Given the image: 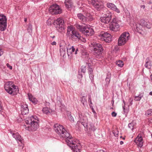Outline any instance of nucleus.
I'll return each mask as SVG.
<instances>
[{
  "instance_id": "nucleus-2",
  "label": "nucleus",
  "mask_w": 152,
  "mask_h": 152,
  "mask_svg": "<svg viewBox=\"0 0 152 152\" xmlns=\"http://www.w3.org/2000/svg\"><path fill=\"white\" fill-rule=\"evenodd\" d=\"M38 118L36 116H31L26 118L25 121L26 124L23 126V128L29 131H35L38 128L39 124L37 121Z\"/></svg>"
},
{
  "instance_id": "nucleus-10",
  "label": "nucleus",
  "mask_w": 152,
  "mask_h": 152,
  "mask_svg": "<svg viewBox=\"0 0 152 152\" xmlns=\"http://www.w3.org/2000/svg\"><path fill=\"white\" fill-rule=\"evenodd\" d=\"M49 11L52 14H57L61 12V10L58 5L53 4L51 5L49 8Z\"/></svg>"
},
{
  "instance_id": "nucleus-28",
  "label": "nucleus",
  "mask_w": 152,
  "mask_h": 152,
  "mask_svg": "<svg viewBox=\"0 0 152 152\" xmlns=\"http://www.w3.org/2000/svg\"><path fill=\"white\" fill-rule=\"evenodd\" d=\"M80 101L83 105L85 106L87 105V102L84 96H83L80 98Z\"/></svg>"
},
{
  "instance_id": "nucleus-14",
  "label": "nucleus",
  "mask_w": 152,
  "mask_h": 152,
  "mask_svg": "<svg viewBox=\"0 0 152 152\" xmlns=\"http://www.w3.org/2000/svg\"><path fill=\"white\" fill-rule=\"evenodd\" d=\"M10 132L12 136L18 142H20L21 143H22V138L18 133H13L11 131H10Z\"/></svg>"
},
{
  "instance_id": "nucleus-50",
  "label": "nucleus",
  "mask_w": 152,
  "mask_h": 152,
  "mask_svg": "<svg viewBox=\"0 0 152 152\" xmlns=\"http://www.w3.org/2000/svg\"><path fill=\"white\" fill-rule=\"evenodd\" d=\"M140 7L141 8H142L143 9H144L145 8V6L144 5H140Z\"/></svg>"
},
{
  "instance_id": "nucleus-45",
  "label": "nucleus",
  "mask_w": 152,
  "mask_h": 152,
  "mask_svg": "<svg viewBox=\"0 0 152 152\" xmlns=\"http://www.w3.org/2000/svg\"><path fill=\"white\" fill-rule=\"evenodd\" d=\"M58 28V29H60V30L61 31L64 30V26L63 25H61L60 26H59Z\"/></svg>"
},
{
  "instance_id": "nucleus-57",
  "label": "nucleus",
  "mask_w": 152,
  "mask_h": 152,
  "mask_svg": "<svg viewBox=\"0 0 152 152\" xmlns=\"http://www.w3.org/2000/svg\"><path fill=\"white\" fill-rule=\"evenodd\" d=\"M124 143V142L123 141H121L120 142V144L121 145H122Z\"/></svg>"
},
{
  "instance_id": "nucleus-43",
  "label": "nucleus",
  "mask_w": 152,
  "mask_h": 152,
  "mask_svg": "<svg viewBox=\"0 0 152 152\" xmlns=\"http://www.w3.org/2000/svg\"><path fill=\"white\" fill-rule=\"evenodd\" d=\"M81 71L83 72V73H85L86 71V67L85 66H81Z\"/></svg>"
},
{
  "instance_id": "nucleus-38",
  "label": "nucleus",
  "mask_w": 152,
  "mask_h": 152,
  "mask_svg": "<svg viewBox=\"0 0 152 152\" xmlns=\"http://www.w3.org/2000/svg\"><path fill=\"white\" fill-rule=\"evenodd\" d=\"M144 27H146L147 28L150 29L151 27V25L150 23L149 22H146V23H145V26H144Z\"/></svg>"
},
{
  "instance_id": "nucleus-8",
  "label": "nucleus",
  "mask_w": 152,
  "mask_h": 152,
  "mask_svg": "<svg viewBox=\"0 0 152 152\" xmlns=\"http://www.w3.org/2000/svg\"><path fill=\"white\" fill-rule=\"evenodd\" d=\"M106 12L104 13V15L100 18V20L102 23L105 24L108 23L111 19V14L105 9Z\"/></svg>"
},
{
  "instance_id": "nucleus-5",
  "label": "nucleus",
  "mask_w": 152,
  "mask_h": 152,
  "mask_svg": "<svg viewBox=\"0 0 152 152\" xmlns=\"http://www.w3.org/2000/svg\"><path fill=\"white\" fill-rule=\"evenodd\" d=\"M4 88L6 91L10 94L15 95L19 92L18 87L15 85L12 82H7L4 85Z\"/></svg>"
},
{
  "instance_id": "nucleus-22",
  "label": "nucleus",
  "mask_w": 152,
  "mask_h": 152,
  "mask_svg": "<svg viewBox=\"0 0 152 152\" xmlns=\"http://www.w3.org/2000/svg\"><path fill=\"white\" fill-rule=\"evenodd\" d=\"M111 77V74L110 72H108L107 74V76L105 79L106 83L105 85L107 86L110 83Z\"/></svg>"
},
{
  "instance_id": "nucleus-35",
  "label": "nucleus",
  "mask_w": 152,
  "mask_h": 152,
  "mask_svg": "<svg viewBox=\"0 0 152 152\" xmlns=\"http://www.w3.org/2000/svg\"><path fill=\"white\" fill-rule=\"evenodd\" d=\"M109 37H108L107 36L104 40V41L106 42L109 43L112 40V37L111 35H110V36H108Z\"/></svg>"
},
{
  "instance_id": "nucleus-44",
  "label": "nucleus",
  "mask_w": 152,
  "mask_h": 152,
  "mask_svg": "<svg viewBox=\"0 0 152 152\" xmlns=\"http://www.w3.org/2000/svg\"><path fill=\"white\" fill-rule=\"evenodd\" d=\"M47 23L48 25H50L51 24V20L50 19H49L47 20Z\"/></svg>"
},
{
  "instance_id": "nucleus-21",
  "label": "nucleus",
  "mask_w": 152,
  "mask_h": 152,
  "mask_svg": "<svg viewBox=\"0 0 152 152\" xmlns=\"http://www.w3.org/2000/svg\"><path fill=\"white\" fill-rule=\"evenodd\" d=\"M28 96L29 100L33 103L35 104H37V99L35 98H34L31 94H28Z\"/></svg>"
},
{
  "instance_id": "nucleus-48",
  "label": "nucleus",
  "mask_w": 152,
  "mask_h": 152,
  "mask_svg": "<svg viewBox=\"0 0 152 152\" xmlns=\"http://www.w3.org/2000/svg\"><path fill=\"white\" fill-rule=\"evenodd\" d=\"M6 65L10 69H12V66H11L8 63H7Z\"/></svg>"
},
{
  "instance_id": "nucleus-19",
  "label": "nucleus",
  "mask_w": 152,
  "mask_h": 152,
  "mask_svg": "<svg viewBox=\"0 0 152 152\" xmlns=\"http://www.w3.org/2000/svg\"><path fill=\"white\" fill-rule=\"evenodd\" d=\"M110 34L107 32H102L100 33L99 35V39H101L102 40H104L108 36H110Z\"/></svg>"
},
{
  "instance_id": "nucleus-52",
  "label": "nucleus",
  "mask_w": 152,
  "mask_h": 152,
  "mask_svg": "<svg viewBox=\"0 0 152 152\" xmlns=\"http://www.w3.org/2000/svg\"><path fill=\"white\" fill-rule=\"evenodd\" d=\"M78 51V48H77L76 49V50L75 51V54H77V51Z\"/></svg>"
},
{
  "instance_id": "nucleus-7",
  "label": "nucleus",
  "mask_w": 152,
  "mask_h": 152,
  "mask_svg": "<svg viewBox=\"0 0 152 152\" xmlns=\"http://www.w3.org/2000/svg\"><path fill=\"white\" fill-rule=\"evenodd\" d=\"M130 35L128 32H124L121 34L118 39V45L121 46L124 45L129 39Z\"/></svg>"
},
{
  "instance_id": "nucleus-62",
  "label": "nucleus",
  "mask_w": 152,
  "mask_h": 152,
  "mask_svg": "<svg viewBox=\"0 0 152 152\" xmlns=\"http://www.w3.org/2000/svg\"><path fill=\"white\" fill-rule=\"evenodd\" d=\"M90 102V105H91V104H92V101L90 102Z\"/></svg>"
},
{
  "instance_id": "nucleus-42",
  "label": "nucleus",
  "mask_w": 152,
  "mask_h": 152,
  "mask_svg": "<svg viewBox=\"0 0 152 152\" xmlns=\"http://www.w3.org/2000/svg\"><path fill=\"white\" fill-rule=\"evenodd\" d=\"M118 133H119L117 129H116L115 130H113V133L114 134V135L115 137L118 136Z\"/></svg>"
},
{
  "instance_id": "nucleus-6",
  "label": "nucleus",
  "mask_w": 152,
  "mask_h": 152,
  "mask_svg": "<svg viewBox=\"0 0 152 152\" xmlns=\"http://www.w3.org/2000/svg\"><path fill=\"white\" fill-rule=\"evenodd\" d=\"M120 23V20L116 18H114L110 24V29L115 31L119 30Z\"/></svg>"
},
{
  "instance_id": "nucleus-59",
  "label": "nucleus",
  "mask_w": 152,
  "mask_h": 152,
  "mask_svg": "<svg viewBox=\"0 0 152 152\" xmlns=\"http://www.w3.org/2000/svg\"><path fill=\"white\" fill-rule=\"evenodd\" d=\"M149 94L151 95H152V91L150 92Z\"/></svg>"
},
{
  "instance_id": "nucleus-27",
  "label": "nucleus",
  "mask_w": 152,
  "mask_h": 152,
  "mask_svg": "<svg viewBox=\"0 0 152 152\" xmlns=\"http://www.w3.org/2000/svg\"><path fill=\"white\" fill-rule=\"evenodd\" d=\"M56 23L59 26L63 25L64 23V21L62 19L58 18L56 20Z\"/></svg>"
},
{
  "instance_id": "nucleus-23",
  "label": "nucleus",
  "mask_w": 152,
  "mask_h": 152,
  "mask_svg": "<svg viewBox=\"0 0 152 152\" xmlns=\"http://www.w3.org/2000/svg\"><path fill=\"white\" fill-rule=\"evenodd\" d=\"M61 48L60 49V55L61 56L62 55L63 57H64L66 54V49L65 46H61Z\"/></svg>"
},
{
  "instance_id": "nucleus-16",
  "label": "nucleus",
  "mask_w": 152,
  "mask_h": 152,
  "mask_svg": "<svg viewBox=\"0 0 152 152\" xmlns=\"http://www.w3.org/2000/svg\"><path fill=\"white\" fill-rule=\"evenodd\" d=\"M142 138L141 136H137L135 139L134 141L138 146L141 147L143 145Z\"/></svg>"
},
{
  "instance_id": "nucleus-9",
  "label": "nucleus",
  "mask_w": 152,
  "mask_h": 152,
  "mask_svg": "<svg viewBox=\"0 0 152 152\" xmlns=\"http://www.w3.org/2000/svg\"><path fill=\"white\" fill-rule=\"evenodd\" d=\"M92 45L93 46L94 54L95 55H99L102 53L103 49L101 44L98 43H93Z\"/></svg>"
},
{
  "instance_id": "nucleus-13",
  "label": "nucleus",
  "mask_w": 152,
  "mask_h": 152,
  "mask_svg": "<svg viewBox=\"0 0 152 152\" xmlns=\"http://www.w3.org/2000/svg\"><path fill=\"white\" fill-rule=\"evenodd\" d=\"M79 121L86 128H87L88 124L87 123V120L86 118L83 115L81 112L79 113Z\"/></svg>"
},
{
  "instance_id": "nucleus-47",
  "label": "nucleus",
  "mask_w": 152,
  "mask_h": 152,
  "mask_svg": "<svg viewBox=\"0 0 152 152\" xmlns=\"http://www.w3.org/2000/svg\"><path fill=\"white\" fill-rule=\"evenodd\" d=\"M112 115L113 117H115L116 116L117 113L114 112H113L112 113Z\"/></svg>"
},
{
  "instance_id": "nucleus-55",
  "label": "nucleus",
  "mask_w": 152,
  "mask_h": 152,
  "mask_svg": "<svg viewBox=\"0 0 152 152\" xmlns=\"http://www.w3.org/2000/svg\"><path fill=\"white\" fill-rule=\"evenodd\" d=\"M89 105L90 106V107H91V108L92 109V110H93V107L92 106H91V105H90V104H89Z\"/></svg>"
},
{
  "instance_id": "nucleus-56",
  "label": "nucleus",
  "mask_w": 152,
  "mask_h": 152,
  "mask_svg": "<svg viewBox=\"0 0 152 152\" xmlns=\"http://www.w3.org/2000/svg\"><path fill=\"white\" fill-rule=\"evenodd\" d=\"M131 101V102H130V104H131V105H132V100H131V99H129V101Z\"/></svg>"
},
{
  "instance_id": "nucleus-3",
  "label": "nucleus",
  "mask_w": 152,
  "mask_h": 152,
  "mask_svg": "<svg viewBox=\"0 0 152 152\" xmlns=\"http://www.w3.org/2000/svg\"><path fill=\"white\" fill-rule=\"evenodd\" d=\"M75 26L79 31L86 36H91L94 34V31L92 26L84 24L80 25L76 24Z\"/></svg>"
},
{
  "instance_id": "nucleus-18",
  "label": "nucleus",
  "mask_w": 152,
  "mask_h": 152,
  "mask_svg": "<svg viewBox=\"0 0 152 152\" xmlns=\"http://www.w3.org/2000/svg\"><path fill=\"white\" fill-rule=\"evenodd\" d=\"M21 114L22 115H25L28 113V109L26 104H24L21 106Z\"/></svg>"
},
{
  "instance_id": "nucleus-58",
  "label": "nucleus",
  "mask_w": 152,
  "mask_h": 152,
  "mask_svg": "<svg viewBox=\"0 0 152 152\" xmlns=\"http://www.w3.org/2000/svg\"><path fill=\"white\" fill-rule=\"evenodd\" d=\"M55 36L54 35L52 37H51L52 39H53L55 37Z\"/></svg>"
},
{
  "instance_id": "nucleus-32",
  "label": "nucleus",
  "mask_w": 152,
  "mask_h": 152,
  "mask_svg": "<svg viewBox=\"0 0 152 152\" xmlns=\"http://www.w3.org/2000/svg\"><path fill=\"white\" fill-rule=\"evenodd\" d=\"M42 111L43 113L47 114L50 113L49 109L48 107L43 108L42 110Z\"/></svg>"
},
{
  "instance_id": "nucleus-60",
  "label": "nucleus",
  "mask_w": 152,
  "mask_h": 152,
  "mask_svg": "<svg viewBox=\"0 0 152 152\" xmlns=\"http://www.w3.org/2000/svg\"><path fill=\"white\" fill-rule=\"evenodd\" d=\"M27 20V19L26 18H24V21L26 22Z\"/></svg>"
},
{
  "instance_id": "nucleus-15",
  "label": "nucleus",
  "mask_w": 152,
  "mask_h": 152,
  "mask_svg": "<svg viewBox=\"0 0 152 152\" xmlns=\"http://www.w3.org/2000/svg\"><path fill=\"white\" fill-rule=\"evenodd\" d=\"M107 7L115 11L117 13H119L120 12L119 9L114 4L112 3H107Z\"/></svg>"
},
{
  "instance_id": "nucleus-4",
  "label": "nucleus",
  "mask_w": 152,
  "mask_h": 152,
  "mask_svg": "<svg viewBox=\"0 0 152 152\" xmlns=\"http://www.w3.org/2000/svg\"><path fill=\"white\" fill-rule=\"evenodd\" d=\"M66 34L73 40H82V38H83L80 34L72 26H69L67 27Z\"/></svg>"
},
{
  "instance_id": "nucleus-61",
  "label": "nucleus",
  "mask_w": 152,
  "mask_h": 152,
  "mask_svg": "<svg viewBox=\"0 0 152 152\" xmlns=\"http://www.w3.org/2000/svg\"><path fill=\"white\" fill-rule=\"evenodd\" d=\"M151 81H152V75H151Z\"/></svg>"
},
{
  "instance_id": "nucleus-40",
  "label": "nucleus",
  "mask_w": 152,
  "mask_h": 152,
  "mask_svg": "<svg viewBox=\"0 0 152 152\" xmlns=\"http://www.w3.org/2000/svg\"><path fill=\"white\" fill-rule=\"evenodd\" d=\"M134 124L133 123H129L128 124L129 127L132 130H133L134 129Z\"/></svg>"
},
{
  "instance_id": "nucleus-37",
  "label": "nucleus",
  "mask_w": 152,
  "mask_h": 152,
  "mask_svg": "<svg viewBox=\"0 0 152 152\" xmlns=\"http://www.w3.org/2000/svg\"><path fill=\"white\" fill-rule=\"evenodd\" d=\"M139 23L144 27L145 26V23H146V22H145L144 20L141 19L140 20Z\"/></svg>"
},
{
  "instance_id": "nucleus-36",
  "label": "nucleus",
  "mask_w": 152,
  "mask_h": 152,
  "mask_svg": "<svg viewBox=\"0 0 152 152\" xmlns=\"http://www.w3.org/2000/svg\"><path fill=\"white\" fill-rule=\"evenodd\" d=\"M68 117L69 119L71 122H74V118L71 115L70 113L68 115Z\"/></svg>"
},
{
  "instance_id": "nucleus-20",
  "label": "nucleus",
  "mask_w": 152,
  "mask_h": 152,
  "mask_svg": "<svg viewBox=\"0 0 152 152\" xmlns=\"http://www.w3.org/2000/svg\"><path fill=\"white\" fill-rule=\"evenodd\" d=\"M91 64L88 63V66L89 67L88 69V73L89 75V77L91 80H92L93 78V70L92 68L90 67L91 66Z\"/></svg>"
},
{
  "instance_id": "nucleus-1",
  "label": "nucleus",
  "mask_w": 152,
  "mask_h": 152,
  "mask_svg": "<svg viewBox=\"0 0 152 152\" xmlns=\"http://www.w3.org/2000/svg\"><path fill=\"white\" fill-rule=\"evenodd\" d=\"M54 127L56 132L61 137L65 138V141L67 145L73 150L74 152H80L81 146L78 141L72 140V137L62 126L56 124L54 125Z\"/></svg>"
},
{
  "instance_id": "nucleus-25",
  "label": "nucleus",
  "mask_w": 152,
  "mask_h": 152,
  "mask_svg": "<svg viewBox=\"0 0 152 152\" xmlns=\"http://www.w3.org/2000/svg\"><path fill=\"white\" fill-rule=\"evenodd\" d=\"M85 18L86 20L85 22L91 21L93 20V18L92 16L89 13H87L86 15Z\"/></svg>"
},
{
  "instance_id": "nucleus-49",
  "label": "nucleus",
  "mask_w": 152,
  "mask_h": 152,
  "mask_svg": "<svg viewBox=\"0 0 152 152\" xmlns=\"http://www.w3.org/2000/svg\"><path fill=\"white\" fill-rule=\"evenodd\" d=\"M88 102H90L91 101V96L90 95H88Z\"/></svg>"
},
{
  "instance_id": "nucleus-11",
  "label": "nucleus",
  "mask_w": 152,
  "mask_h": 152,
  "mask_svg": "<svg viewBox=\"0 0 152 152\" xmlns=\"http://www.w3.org/2000/svg\"><path fill=\"white\" fill-rule=\"evenodd\" d=\"M7 20L6 16L3 15H0V30L1 31H4L6 29Z\"/></svg>"
},
{
  "instance_id": "nucleus-33",
  "label": "nucleus",
  "mask_w": 152,
  "mask_h": 152,
  "mask_svg": "<svg viewBox=\"0 0 152 152\" xmlns=\"http://www.w3.org/2000/svg\"><path fill=\"white\" fill-rule=\"evenodd\" d=\"M145 115L147 116L152 115V109H150L147 110L145 113Z\"/></svg>"
},
{
  "instance_id": "nucleus-63",
  "label": "nucleus",
  "mask_w": 152,
  "mask_h": 152,
  "mask_svg": "<svg viewBox=\"0 0 152 152\" xmlns=\"http://www.w3.org/2000/svg\"><path fill=\"white\" fill-rule=\"evenodd\" d=\"M93 110V111H93V112H95V111L94 110V109H93V110Z\"/></svg>"
},
{
  "instance_id": "nucleus-41",
  "label": "nucleus",
  "mask_w": 152,
  "mask_h": 152,
  "mask_svg": "<svg viewBox=\"0 0 152 152\" xmlns=\"http://www.w3.org/2000/svg\"><path fill=\"white\" fill-rule=\"evenodd\" d=\"M142 96L139 95L138 96H136L134 97V100L136 101H140L141 99Z\"/></svg>"
},
{
  "instance_id": "nucleus-34",
  "label": "nucleus",
  "mask_w": 152,
  "mask_h": 152,
  "mask_svg": "<svg viewBox=\"0 0 152 152\" xmlns=\"http://www.w3.org/2000/svg\"><path fill=\"white\" fill-rule=\"evenodd\" d=\"M116 64L119 66L122 67L124 65V63L122 61L119 60L116 62Z\"/></svg>"
},
{
  "instance_id": "nucleus-26",
  "label": "nucleus",
  "mask_w": 152,
  "mask_h": 152,
  "mask_svg": "<svg viewBox=\"0 0 152 152\" xmlns=\"http://www.w3.org/2000/svg\"><path fill=\"white\" fill-rule=\"evenodd\" d=\"M77 16L78 19L80 20H81L83 22H85V20H86L85 18L86 16H84L82 14L80 13L78 14L77 15Z\"/></svg>"
},
{
  "instance_id": "nucleus-17",
  "label": "nucleus",
  "mask_w": 152,
  "mask_h": 152,
  "mask_svg": "<svg viewBox=\"0 0 152 152\" xmlns=\"http://www.w3.org/2000/svg\"><path fill=\"white\" fill-rule=\"evenodd\" d=\"M67 52L68 56H71L72 53L75 51V48L73 46L69 45L67 47Z\"/></svg>"
},
{
  "instance_id": "nucleus-29",
  "label": "nucleus",
  "mask_w": 152,
  "mask_h": 152,
  "mask_svg": "<svg viewBox=\"0 0 152 152\" xmlns=\"http://www.w3.org/2000/svg\"><path fill=\"white\" fill-rule=\"evenodd\" d=\"M96 128L92 123L90 124L89 126V129L91 131L94 132L96 129Z\"/></svg>"
},
{
  "instance_id": "nucleus-46",
  "label": "nucleus",
  "mask_w": 152,
  "mask_h": 152,
  "mask_svg": "<svg viewBox=\"0 0 152 152\" xmlns=\"http://www.w3.org/2000/svg\"><path fill=\"white\" fill-rule=\"evenodd\" d=\"M123 109L124 114L126 115L128 112V110L127 109H125L124 107H123Z\"/></svg>"
},
{
  "instance_id": "nucleus-12",
  "label": "nucleus",
  "mask_w": 152,
  "mask_h": 152,
  "mask_svg": "<svg viewBox=\"0 0 152 152\" xmlns=\"http://www.w3.org/2000/svg\"><path fill=\"white\" fill-rule=\"evenodd\" d=\"M91 4L97 10H100L104 8L101 0H92Z\"/></svg>"
},
{
  "instance_id": "nucleus-31",
  "label": "nucleus",
  "mask_w": 152,
  "mask_h": 152,
  "mask_svg": "<svg viewBox=\"0 0 152 152\" xmlns=\"http://www.w3.org/2000/svg\"><path fill=\"white\" fill-rule=\"evenodd\" d=\"M82 55L83 58H88V54L85 50L82 51Z\"/></svg>"
},
{
  "instance_id": "nucleus-24",
  "label": "nucleus",
  "mask_w": 152,
  "mask_h": 152,
  "mask_svg": "<svg viewBox=\"0 0 152 152\" xmlns=\"http://www.w3.org/2000/svg\"><path fill=\"white\" fill-rule=\"evenodd\" d=\"M145 67L148 69H150L151 67V61L148 58L146 59L145 63Z\"/></svg>"
},
{
  "instance_id": "nucleus-64",
  "label": "nucleus",
  "mask_w": 152,
  "mask_h": 152,
  "mask_svg": "<svg viewBox=\"0 0 152 152\" xmlns=\"http://www.w3.org/2000/svg\"><path fill=\"white\" fill-rule=\"evenodd\" d=\"M46 103H47V104H49V103H48V102H47Z\"/></svg>"
},
{
  "instance_id": "nucleus-54",
  "label": "nucleus",
  "mask_w": 152,
  "mask_h": 152,
  "mask_svg": "<svg viewBox=\"0 0 152 152\" xmlns=\"http://www.w3.org/2000/svg\"><path fill=\"white\" fill-rule=\"evenodd\" d=\"M2 106L1 104V102H0V111L2 109Z\"/></svg>"
},
{
  "instance_id": "nucleus-51",
  "label": "nucleus",
  "mask_w": 152,
  "mask_h": 152,
  "mask_svg": "<svg viewBox=\"0 0 152 152\" xmlns=\"http://www.w3.org/2000/svg\"><path fill=\"white\" fill-rule=\"evenodd\" d=\"M51 44L52 45H56V43L54 41V42H52Z\"/></svg>"
},
{
  "instance_id": "nucleus-53",
  "label": "nucleus",
  "mask_w": 152,
  "mask_h": 152,
  "mask_svg": "<svg viewBox=\"0 0 152 152\" xmlns=\"http://www.w3.org/2000/svg\"><path fill=\"white\" fill-rule=\"evenodd\" d=\"M96 152H104L102 150H98Z\"/></svg>"
},
{
  "instance_id": "nucleus-30",
  "label": "nucleus",
  "mask_w": 152,
  "mask_h": 152,
  "mask_svg": "<svg viewBox=\"0 0 152 152\" xmlns=\"http://www.w3.org/2000/svg\"><path fill=\"white\" fill-rule=\"evenodd\" d=\"M136 28L138 31L142 30V28L143 27H144L139 23H137L136 25Z\"/></svg>"
},
{
  "instance_id": "nucleus-39",
  "label": "nucleus",
  "mask_w": 152,
  "mask_h": 152,
  "mask_svg": "<svg viewBox=\"0 0 152 152\" xmlns=\"http://www.w3.org/2000/svg\"><path fill=\"white\" fill-rule=\"evenodd\" d=\"M27 30L29 33H31L32 32V25L30 23L28 24Z\"/></svg>"
}]
</instances>
